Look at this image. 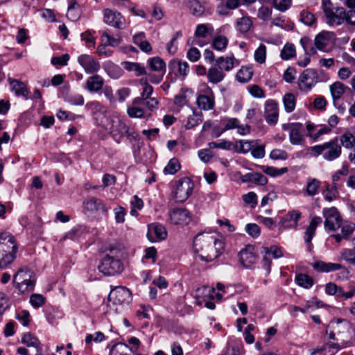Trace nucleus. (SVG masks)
Listing matches in <instances>:
<instances>
[{"label":"nucleus","mask_w":355,"mask_h":355,"mask_svg":"<svg viewBox=\"0 0 355 355\" xmlns=\"http://www.w3.org/2000/svg\"><path fill=\"white\" fill-rule=\"evenodd\" d=\"M45 301V297L40 294L34 293L30 297V303L35 309H38L42 306L44 304Z\"/></svg>","instance_id":"nucleus-56"},{"label":"nucleus","mask_w":355,"mask_h":355,"mask_svg":"<svg viewBox=\"0 0 355 355\" xmlns=\"http://www.w3.org/2000/svg\"><path fill=\"white\" fill-rule=\"evenodd\" d=\"M300 21L306 26H312L316 21L313 13L307 10H303L300 12Z\"/></svg>","instance_id":"nucleus-55"},{"label":"nucleus","mask_w":355,"mask_h":355,"mask_svg":"<svg viewBox=\"0 0 355 355\" xmlns=\"http://www.w3.org/2000/svg\"><path fill=\"white\" fill-rule=\"evenodd\" d=\"M341 234H332L337 243H340L343 239H347L355 230V224L353 223L345 222L341 223Z\"/></svg>","instance_id":"nucleus-26"},{"label":"nucleus","mask_w":355,"mask_h":355,"mask_svg":"<svg viewBox=\"0 0 355 355\" xmlns=\"http://www.w3.org/2000/svg\"><path fill=\"white\" fill-rule=\"evenodd\" d=\"M314 270L320 272H329L332 271L339 270L343 268L340 263H327L322 261H317L312 263Z\"/></svg>","instance_id":"nucleus-24"},{"label":"nucleus","mask_w":355,"mask_h":355,"mask_svg":"<svg viewBox=\"0 0 355 355\" xmlns=\"http://www.w3.org/2000/svg\"><path fill=\"white\" fill-rule=\"evenodd\" d=\"M211 40V47L220 52L224 51L227 49L229 43L227 37L221 35H216L214 37H212Z\"/></svg>","instance_id":"nucleus-34"},{"label":"nucleus","mask_w":355,"mask_h":355,"mask_svg":"<svg viewBox=\"0 0 355 355\" xmlns=\"http://www.w3.org/2000/svg\"><path fill=\"white\" fill-rule=\"evenodd\" d=\"M202 121V112H197L193 110V114L189 115L187 118V123L185 124V128L187 130L191 129L197 126Z\"/></svg>","instance_id":"nucleus-42"},{"label":"nucleus","mask_w":355,"mask_h":355,"mask_svg":"<svg viewBox=\"0 0 355 355\" xmlns=\"http://www.w3.org/2000/svg\"><path fill=\"white\" fill-rule=\"evenodd\" d=\"M21 342L28 347H33L37 349L40 348V340L31 333L24 334L21 338Z\"/></svg>","instance_id":"nucleus-53"},{"label":"nucleus","mask_w":355,"mask_h":355,"mask_svg":"<svg viewBox=\"0 0 355 355\" xmlns=\"http://www.w3.org/2000/svg\"><path fill=\"white\" fill-rule=\"evenodd\" d=\"M339 143L341 146H343L346 148H352L355 145V137L349 132H345L340 136Z\"/></svg>","instance_id":"nucleus-48"},{"label":"nucleus","mask_w":355,"mask_h":355,"mask_svg":"<svg viewBox=\"0 0 355 355\" xmlns=\"http://www.w3.org/2000/svg\"><path fill=\"white\" fill-rule=\"evenodd\" d=\"M111 132L114 137L119 136V138L124 137V132L127 130V124L119 119L113 121L110 128Z\"/></svg>","instance_id":"nucleus-38"},{"label":"nucleus","mask_w":355,"mask_h":355,"mask_svg":"<svg viewBox=\"0 0 355 355\" xmlns=\"http://www.w3.org/2000/svg\"><path fill=\"white\" fill-rule=\"evenodd\" d=\"M335 34L330 31H322L314 40L316 48L320 51H327L329 48L335 42Z\"/></svg>","instance_id":"nucleus-15"},{"label":"nucleus","mask_w":355,"mask_h":355,"mask_svg":"<svg viewBox=\"0 0 355 355\" xmlns=\"http://www.w3.org/2000/svg\"><path fill=\"white\" fill-rule=\"evenodd\" d=\"M346 89H349V88L339 81H336L329 86L334 103H336L342 97Z\"/></svg>","instance_id":"nucleus-30"},{"label":"nucleus","mask_w":355,"mask_h":355,"mask_svg":"<svg viewBox=\"0 0 355 355\" xmlns=\"http://www.w3.org/2000/svg\"><path fill=\"white\" fill-rule=\"evenodd\" d=\"M322 10L326 23L329 26H340L345 22V9L343 7H334L330 0H322Z\"/></svg>","instance_id":"nucleus-6"},{"label":"nucleus","mask_w":355,"mask_h":355,"mask_svg":"<svg viewBox=\"0 0 355 355\" xmlns=\"http://www.w3.org/2000/svg\"><path fill=\"white\" fill-rule=\"evenodd\" d=\"M252 67L243 66L236 73V79L240 83H247L252 78Z\"/></svg>","instance_id":"nucleus-41"},{"label":"nucleus","mask_w":355,"mask_h":355,"mask_svg":"<svg viewBox=\"0 0 355 355\" xmlns=\"http://www.w3.org/2000/svg\"><path fill=\"white\" fill-rule=\"evenodd\" d=\"M224 242L210 234H200L193 240V248L200 252L202 260L211 261L218 257L224 250Z\"/></svg>","instance_id":"nucleus-2"},{"label":"nucleus","mask_w":355,"mask_h":355,"mask_svg":"<svg viewBox=\"0 0 355 355\" xmlns=\"http://www.w3.org/2000/svg\"><path fill=\"white\" fill-rule=\"evenodd\" d=\"M170 67L176 70L178 76L182 78H185L189 71V66L186 61L173 60L170 63Z\"/></svg>","instance_id":"nucleus-35"},{"label":"nucleus","mask_w":355,"mask_h":355,"mask_svg":"<svg viewBox=\"0 0 355 355\" xmlns=\"http://www.w3.org/2000/svg\"><path fill=\"white\" fill-rule=\"evenodd\" d=\"M28 281L35 282V279L33 277V272L28 269H19L13 279V282L15 284Z\"/></svg>","instance_id":"nucleus-36"},{"label":"nucleus","mask_w":355,"mask_h":355,"mask_svg":"<svg viewBox=\"0 0 355 355\" xmlns=\"http://www.w3.org/2000/svg\"><path fill=\"white\" fill-rule=\"evenodd\" d=\"M124 68L128 71H134L135 76H139L146 73V71L144 67L141 65L139 63L125 62L123 63Z\"/></svg>","instance_id":"nucleus-43"},{"label":"nucleus","mask_w":355,"mask_h":355,"mask_svg":"<svg viewBox=\"0 0 355 355\" xmlns=\"http://www.w3.org/2000/svg\"><path fill=\"white\" fill-rule=\"evenodd\" d=\"M103 17L105 24L116 28H123L125 24V19L121 13L111 9H104Z\"/></svg>","instance_id":"nucleus-17"},{"label":"nucleus","mask_w":355,"mask_h":355,"mask_svg":"<svg viewBox=\"0 0 355 355\" xmlns=\"http://www.w3.org/2000/svg\"><path fill=\"white\" fill-rule=\"evenodd\" d=\"M127 114L131 118H143L144 110L137 106L130 105L127 108Z\"/></svg>","instance_id":"nucleus-58"},{"label":"nucleus","mask_w":355,"mask_h":355,"mask_svg":"<svg viewBox=\"0 0 355 355\" xmlns=\"http://www.w3.org/2000/svg\"><path fill=\"white\" fill-rule=\"evenodd\" d=\"M314 157L322 155L327 162H332L339 158L342 153V147L339 138L336 137L322 144L315 145L309 148Z\"/></svg>","instance_id":"nucleus-5"},{"label":"nucleus","mask_w":355,"mask_h":355,"mask_svg":"<svg viewBox=\"0 0 355 355\" xmlns=\"http://www.w3.org/2000/svg\"><path fill=\"white\" fill-rule=\"evenodd\" d=\"M300 218L301 214L300 211L292 210L282 218L280 225L285 229H295L298 225V221Z\"/></svg>","instance_id":"nucleus-20"},{"label":"nucleus","mask_w":355,"mask_h":355,"mask_svg":"<svg viewBox=\"0 0 355 355\" xmlns=\"http://www.w3.org/2000/svg\"><path fill=\"white\" fill-rule=\"evenodd\" d=\"M225 73L215 65L211 67L207 73L208 82L213 85L221 83L225 79Z\"/></svg>","instance_id":"nucleus-25"},{"label":"nucleus","mask_w":355,"mask_h":355,"mask_svg":"<svg viewBox=\"0 0 355 355\" xmlns=\"http://www.w3.org/2000/svg\"><path fill=\"white\" fill-rule=\"evenodd\" d=\"M86 110L91 112L93 116L105 112V107L98 101L88 102L85 105Z\"/></svg>","instance_id":"nucleus-49"},{"label":"nucleus","mask_w":355,"mask_h":355,"mask_svg":"<svg viewBox=\"0 0 355 355\" xmlns=\"http://www.w3.org/2000/svg\"><path fill=\"white\" fill-rule=\"evenodd\" d=\"M239 259L244 267L249 268L256 261L257 257L252 252V248H248L240 251Z\"/></svg>","instance_id":"nucleus-28"},{"label":"nucleus","mask_w":355,"mask_h":355,"mask_svg":"<svg viewBox=\"0 0 355 355\" xmlns=\"http://www.w3.org/2000/svg\"><path fill=\"white\" fill-rule=\"evenodd\" d=\"M205 92L207 94H200L197 97L198 107L203 110H210L214 107L215 100L211 89L207 87Z\"/></svg>","instance_id":"nucleus-18"},{"label":"nucleus","mask_w":355,"mask_h":355,"mask_svg":"<svg viewBox=\"0 0 355 355\" xmlns=\"http://www.w3.org/2000/svg\"><path fill=\"white\" fill-rule=\"evenodd\" d=\"M103 68L110 77L114 79L119 78L122 75V69L110 61L106 62Z\"/></svg>","instance_id":"nucleus-39"},{"label":"nucleus","mask_w":355,"mask_h":355,"mask_svg":"<svg viewBox=\"0 0 355 355\" xmlns=\"http://www.w3.org/2000/svg\"><path fill=\"white\" fill-rule=\"evenodd\" d=\"M321 182L315 178H310L307 180L305 193L309 196H314L319 193Z\"/></svg>","instance_id":"nucleus-37"},{"label":"nucleus","mask_w":355,"mask_h":355,"mask_svg":"<svg viewBox=\"0 0 355 355\" xmlns=\"http://www.w3.org/2000/svg\"><path fill=\"white\" fill-rule=\"evenodd\" d=\"M264 116L268 123L275 125L278 121V106L272 100H268L265 103Z\"/></svg>","instance_id":"nucleus-19"},{"label":"nucleus","mask_w":355,"mask_h":355,"mask_svg":"<svg viewBox=\"0 0 355 355\" xmlns=\"http://www.w3.org/2000/svg\"><path fill=\"white\" fill-rule=\"evenodd\" d=\"M232 147L236 153L245 154L254 147V144L253 141L239 140L232 144Z\"/></svg>","instance_id":"nucleus-32"},{"label":"nucleus","mask_w":355,"mask_h":355,"mask_svg":"<svg viewBox=\"0 0 355 355\" xmlns=\"http://www.w3.org/2000/svg\"><path fill=\"white\" fill-rule=\"evenodd\" d=\"M8 81L11 87V90L17 96H23L26 99L28 98L29 91L23 82L11 78H8Z\"/></svg>","instance_id":"nucleus-23"},{"label":"nucleus","mask_w":355,"mask_h":355,"mask_svg":"<svg viewBox=\"0 0 355 355\" xmlns=\"http://www.w3.org/2000/svg\"><path fill=\"white\" fill-rule=\"evenodd\" d=\"M295 282L300 286L305 288H309L313 284L312 278L309 275L302 273L296 275Z\"/></svg>","instance_id":"nucleus-50"},{"label":"nucleus","mask_w":355,"mask_h":355,"mask_svg":"<svg viewBox=\"0 0 355 355\" xmlns=\"http://www.w3.org/2000/svg\"><path fill=\"white\" fill-rule=\"evenodd\" d=\"M322 214L324 218V225L326 231L334 232L340 227L343 219L336 207L323 209Z\"/></svg>","instance_id":"nucleus-9"},{"label":"nucleus","mask_w":355,"mask_h":355,"mask_svg":"<svg viewBox=\"0 0 355 355\" xmlns=\"http://www.w3.org/2000/svg\"><path fill=\"white\" fill-rule=\"evenodd\" d=\"M78 62L84 69L86 73L94 74L101 69L99 62L92 55L82 54L78 57Z\"/></svg>","instance_id":"nucleus-13"},{"label":"nucleus","mask_w":355,"mask_h":355,"mask_svg":"<svg viewBox=\"0 0 355 355\" xmlns=\"http://www.w3.org/2000/svg\"><path fill=\"white\" fill-rule=\"evenodd\" d=\"M35 282H25L16 284L17 288L21 293H26L32 291L34 289Z\"/></svg>","instance_id":"nucleus-64"},{"label":"nucleus","mask_w":355,"mask_h":355,"mask_svg":"<svg viewBox=\"0 0 355 355\" xmlns=\"http://www.w3.org/2000/svg\"><path fill=\"white\" fill-rule=\"evenodd\" d=\"M101 36L106 39L105 43L104 44L109 45L111 46H117L121 42V40L120 38H115L110 35V34L106 31H101Z\"/></svg>","instance_id":"nucleus-62"},{"label":"nucleus","mask_w":355,"mask_h":355,"mask_svg":"<svg viewBox=\"0 0 355 355\" xmlns=\"http://www.w3.org/2000/svg\"><path fill=\"white\" fill-rule=\"evenodd\" d=\"M17 245L15 237L9 232L0 233V268H6L16 258Z\"/></svg>","instance_id":"nucleus-4"},{"label":"nucleus","mask_w":355,"mask_h":355,"mask_svg":"<svg viewBox=\"0 0 355 355\" xmlns=\"http://www.w3.org/2000/svg\"><path fill=\"white\" fill-rule=\"evenodd\" d=\"M181 168L180 164L178 159H171L168 164L164 168V173L165 174L174 175Z\"/></svg>","instance_id":"nucleus-51"},{"label":"nucleus","mask_w":355,"mask_h":355,"mask_svg":"<svg viewBox=\"0 0 355 355\" xmlns=\"http://www.w3.org/2000/svg\"><path fill=\"white\" fill-rule=\"evenodd\" d=\"M131 353V349L122 343L114 345L110 352V355H129Z\"/></svg>","instance_id":"nucleus-45"},{"label":"nucleus","mask_w":355,"mask_h":355,"mask_svg":"<svg viewBox=\"0 0 355 355\" xmlns=\"http://www.w3.org/2000/svg\"><path fill=\"white\" fill-rule=\"evenodd\" d=\"M193 190V182L189 178H183L175 182L173 197L177 202H184L191 195Z\"/></svg>","instance_id":"nucleus-8"},{"label":"nucleus","mask_w":355,"mask_h":355,"mask_svg":"<svg viewBox=\"0 0 355 355\" xmlns=\"http://www.w3.org/2000/svg\"><path fill=\"white\" fill-rule=\"evenodd\" d=\"M84 209L90 213L101 211L107 214L108 209L105 207L103 201L96 198H90L83 202Z\"/></svg>","instance_id":"nucleus-21"},{"label":"nucleus","mask_w":355,"mask_h":355,"mask_svg":"<svg viewBox=\"0 0 355 355\" xmlns=\"http://www.w3.org/2000/svg\"><path fill=\"white\" fill-rule=\"evenodd\" d=\"M331 329L329 338L336 342L329 343V349L336 351L352 346L355 341V329L351 322L346 320L331 322L328 326Z\"/></svg>","instance_id":"nucleus-1"},{"label":"nucleus","mask_w":355,"mask_h":355,"mask_svg":"<svg viewBox=\"0 0 355 355\" xmlns=\"http://www.w3.org/2000/svg\"><path fill=\"white\" fill-rule=\"evenodd\" d=\"M235 58L232 56H220L216 60L215 66L220 70L230 71L234 67Z\"/></svg>","instance_id":"nucleus-29"},{"label":"nucleus","mask_w":355,"mask_h":355,"mask_svg":"<svg viewBox=\"0 0 355 355\" xmlns=\"http://www.w3.org/2000/svg\"><path fill=\"white\" fill-rule=\"evenodd\" d=\"M248 90L250 95L256 98H265V93L263 89L257 85H252L248 86Z\"/></svg>","instance_id":"nucleus-59"},{"label":"nucleus","mask_w":355,"mask_h":355,"mask_svg":"<svg viewBox=\"0 0 355 355\" xmlns=\"http://www.w3.org/2000/svg\"><path fill=\"white\" fill-rule=\"evenodd\" d=\"M104 81L102 77L98 75H93L89 77L86 81V89L89 92H97L103 86Z\"/></svg>","instance_id":"nucleus-27"},{"label":"nucleus","mask_w":355,"mask_h":355,"mask_svg":"<svg viewBox=\"0 0 355 355\" xmlns=\"http://www.w3.org/2000/svg\"><path fill=\"white\" fill-rule=\"evenodd\" d=\"M64 101L73 105H83L85 103L84 98L80 94H72L66 96Z\"/></svg>","instance_id":"nucleus-60"},{"label":"nucleus","mask_w":355,"mask_h":355,"mask_svg":"<svg viewBox=\"0 0 355 355\" xmlns=\"http://www.w3.org/2000/svg\"><path fill=\"white\" fill-rule=\"evenodd\" d=\"M221 122L224 125V128L222 131L216 135L217 137L220 136L223 132L227 130L236 129V127H238V124L239 123V120L236 118H225L221 121Z\"/></svg>","instance_id":"nucleus-52"},{"label":"nucleus","mask_w":355,"mask_h":355,"mask_svg":"<svg viewBox=\"0 0 355 355\" xmlns=\"http://www.w3.org/2000/svg\"><path fill=\"white\" fill-rule=\"evenodd\" d=\"M123 255V252L120 248L110 247L98 266V270L108 276L121 273L123 270V265L121 261Z\"/></svg>","instance_id":"nucleus-3"},{"label":"nucleus","mask_w":355,"mask_h":355,"mask_svg":"<svg viewBox=\"0 0 355 355\" xmlns=\"http://www.w3.org/2000/svg\"><path fill=\"white\" fill-rule=\"evenodd\" d=\"M283 103L286 112L288 113L292 112L295 107L296 98L294 94L287 93L284 96Z\"/></svg>","instance_id":"nucleus-44"},{"label":"nucleus","mask_w":355,"mask_h":355,"mask_svg":"<svg viewBox=\"0 0 355 355\" xmlns=\"http://www.w3.org/2000/svg\"><path fill=\"white\" fill-rule=\"evenodd\" d=\"M147 238L151 243L159 242L167 237L166 227L158 223H153L148 225Z\"/></svg>","instance_id":"nucleus-14"},{"label":"nucleus","mask_w":355,"mask_h":355,"mask_svg":"<svg viewBox=\"0 0 355 355\" xmlns=\"http://www.w3.org/2000/svg\"><path fill=\"white\" fill-rule=\"evenodd\" d=\"M324 75L322 70L318 71L316 69L309 68L303 71L298 78V87L301 92H308L313 86L322 79L320 76Z\"/></svg>","instance_id":"nucleus-7"},{"label":"nucleus","mask_w":355,"mask_h":355,"mask_svg":"<svg viewBox=\"0 0 355 355\" xmlns=\"http://www.w3.org/2000/svg\"><path fill=\"white\" fill-rule=\"evenodd\" d=\"M252 21L251 18L247 15L238 18L235 22V27L240 33H247L252 26Z\"/></svg>","instance_id":"nucleus-31"},{"label":"nucleus","mask_w":355,"mask_h":355,"mask_svg":"<svg viewBox=\"0 0 355 355\" xmlns=\"http://www.w3.org/2000/svg\"><path fill=\"white\" fill-rule=\"evenodd\" d=\"M148 64L150 69L155 72L166 71V64L163 60L159 57L148 59Z\"/></svg>","instance_id":"nucleus-40"},{"label":"nucleus","mask_w":355,"mask_h":355,"mask_svg":"<svg viewBox=\"0 0 355 355\" xmlns=\"http://www.w3.org/2000/svg\"><path fill=\"white\" fill-rule=\"evenodd\" d=\"M245 230V232L253 238H257L261 233L260 227L256 223L247 224Z\"/></svg>","instance_id":"nucleus-61"},{"label":"nucleus","mask_w":355,"mask_h":355,"mask_svg":"<svg viewBox=\"0 0 355 355\" xmlns=\"http://www.w3.org/2000/svg\"><path fill=\"white\" fill-rule=\"evenodd\" d=\"M242 199L246 205H250L252 208L257 205V196L254 192L250 191L243 195Z\"/></svg>","instance_id":"nucleus-63"},{"label":"nucleus","mask_w":355,"mask_h":355,"mask_svg":"<svg viewBox=\"0 0 355 355\" xmlns=\"http://www.w3.org/2000/svg\"><path fill=\"white\" fill-rule=\"evenodd\" d=\"M82 15V9L76 0H71L68 6L67 16L71 21L78 20Z\"/></svg>","instance_id":"nucleus-33"},{"label":"nucleus","mask_w":355,"mask_h":355,"mask_svg":"<svg viewBox=\"0 0 355 355\" xmlns=\"http://www.w3.org/2000/svg\"><path fill=\"white\" fill-rule=\"evenodd\" d=\"M182 6L195 17L202 16L205 10V6L199 0H183Z\"/></svg>","instance_id":"nucleus-22"},{"label":"nucleus","mask_w":355,"mask_h":355,"mask_svg":"<svg viewBox=\"0 0 355 355\" xmlns=\"http://www.w3.org/2000/svg\"><path fill=\"white\" fill-rule=\"evenodd\" d=\"M109 300L115 304H129L132 302V295L129 289L124 286H119L110 293Z\"/></svg>","instance_id":"nucleus-12"},{"label":"nucleus","mask_w":355,"mask_h":355,"mask_svg":"<svg viewBox=\"0 0 355 355\" xmlns=\"http://www.w3.org/2000/svg\"><path fill=\"white\" fill-rule=\"evenodd\" d=\"M284 130L289 131V140L293 145H300L304 141L303 125L300 123H288L282 125Z\"/></svg>","instance_id":"nucleus-11"},{"label":"nucleus","mask_w":355,"mask_h":355,"mask_svg":"<svg viewBox=\"0 0 355 355\" xmlns=\"http://www.w3.org/2000/svg\"><path fill=\"white\" fill-rule=\"evenodd\" d=\"M213 35L214 27L211 24H198L194 32L195 44L202 46L209 43Z\"/></svg>","instance_id":"nucleus-10"},{"label":"nucleus","mask_w":355,"mask_h":355,"mask_svg":"<svg viewBox=\"0 0 355 355\" xmlns=\"http://www.w3.org/2000/svg\"><path fill=\"white\" fill-rule=\"evenodd\" d=\"M191 220V216L186 209H174L169 213V221L175 225H187Z\"/></svg>","instance_id":"nucleus-16"},{"label":"nucleus","mask_w":355,"mask_h":355,"mask_svg":"<svg viewBox=\"0 0 355 355\" xmlns=\"http://www.w3.org/2000/svg\"><path fill=\"white\" fill-rule=\"evenodd\" d=\"M261 168L263 173L271 177L280 176L288 172L286 167L277 168L274 166H261Z\"/></svg>","instance_id":"nucleus-47"},{"label":"nucleus","mask_w":355,"mask_h":355,"mask_svg":"<svg viewBox=\"0 0 355 355\" xmlns=\"http://www.w3.org/2000/svg\"><path fill=\"white\" fill-rule=\"evenodd\" d=\"M254 58L255 61L259 64L265 62L266 58V46L264 44H260L256 49Z\"/></svg>","instance_id":"nucleus-54"},{"label":"nucleus","mask_w":355,"mask_h":355,"mask_svg":"<svg viewBox=\"0 0 355 355\" xmlns=\"http://www.w3.org/2000/svg\"><path fill=\"white\" fill-rule=\"evenodd\" d=\"M296 55L295 46L293 44L286 43L281 50L280 56L284 60H288Z\"/></svg>","instance_id":"nucleus-46"},{"label":"nucleus","mask_w":355,"mask_h":355,"mask_svg":"<svg viewBox=\"0 0 355 355\" xmlns=\"http://www.w3.org/2000/svg\"><path fill=\"white\" fill-rule=\"evenodd\" d=\"M273 6L281 12L289 9L292 4V0H272Z\"/></svg>","instance_id":"nucleus-57"}]
</instances>
